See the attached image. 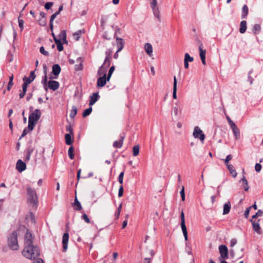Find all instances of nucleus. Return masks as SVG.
<instances>
[{
	"label": "nucleus",
	"mask_w": 263,
	"mask_h": 263,
	"mask_svg": "<svg viewBox=\"0 0 263 263\" xmlns=\"http://www.w3.org/2000/svg\"><path fill=\"white\" fill-rule=\"evenodd\" d=\"M39 249L33 245L25 246L22 254L26 258L32 260L33 263H44L43 260L39 258L40 256Z\"/></svg>",
	"instance_id": "f257e3e1"
},
{
	"label": "nucleus",
	"mask_w": 263,
	"mask_h": 263,
	"mask_svg": "<svg viewBox=\"0 0 263 263\" xmlns=\"http://www.w3.org/2000/svg\"><path fill=\"white\" fill-rule=\"evenodd\" d=\"M7 245L12 250L16 251L19 249L16 232L13 231L9 234L7 237Z\"/></svg>",
	"instance_id": "f03ea898"
},
{
	"label": "nucleus",
	"mask_w": 263,
	"mask_h": 263,
	"mask_svg": "<svg viewBox=\"0 0 263 263\" xmlns=\"http://www.w3.org/2000/svg\"><path fill=\"white\" fill-rule=\"evenodd\" d=\"M41 116V112L40 109H35L33 112L29 116L28 123L29 128L33 129Z\"/></svg>",
	"instance_id": "7ed1b4c3"
},
{
	"label": "nucleus",
	"mask_w": 263,
	"mask_h": 263,
	"mask_svg": "<svg viewBox=\"0 0 263 263\" xmlns=\"http://www.w3.org/2000/svg\"><path fill=\"white\" fill-rule=\"evenodd\" d=\"M193 136L195 138L199 139L202 143H203L205 136L199 127L195 126L194 127Z\"/></svg>",
	"instance_id": "20e7f679"
},
{
	"label": "nucleus",
	"mask_w": 263,
	"mask_h": 263,
	"mask_svg": "<svg viewBox=\"0 0 263 263\" xmlns=\"http://www.w3.org/2000/svg\"><path fill=\"white\" fill-rule=\"evenodd\" d=\"M180 218H181V228L182 231V233L184 237V239L185 241H187L188 239L187 237V229L185 223V218H184V214L183 211H182L180 214Z\"/></svg>",
	"instance_id": "39448f33"
},
{
	"label": "nucleus",
	"mask_w": 263,
	"mask_h": 263,
	"mask_svg": "<svg viewBox=\"0 0 263 263\" xmlns=\"http://www.w3.org/2000/svg\"><path fill=\"white\" fill-rule=\"evenodd\" d=\"M28 200L30 202L35 204L37 201V195L35 191L31 187L27 188Z\"/></svg>",
	"instance_id": "423d86ee"
},
{
	"label": "nucleus",
	"mask_w": 263,
	"mask_h": 263,
	"mask_svg": "<svg viewBox=\"0 0 263 263\" xmlns=\"http://www.w3.org/2000/svg\"><path fill=\"white\" fill-rule=\"evenodd\" d=\"M151 7L153 10L154 15L157 17L159 18L160 12L159 10V8L157 7V0H152L151 3Z\"/></svg>",
	"instance_id": "0eeeda50"
},
{
	"label": "nucleus",
	"mask_w": 263,
	"mask_h": 263,
	"mask_svg": "<svg viewBox=\"0 0 263 263\" xmlns=\"http://www.w3.org/2000/svg\"><path fill=\"white\" fill-rule=\"evenodd\" d=\"M199 45L198 49L199 50V55H200V59L201 60L202 63L205 65L206 64V62H205L206 51H205V50H204L203 49L202 44L200 41H199Z\"/></svg>",
	"instance_id": "6e6552de"
},
{
	"label": "nucleus",
	"mask_w": 263,
	"mask_h": 263,
	"mask_svg": "<svg viewBox=\"0 0 263 263\" xmlns=\"http://www.w3.org/2000/svg\"><path fill=\"white\" fill-rule=\"evenodd\" d=\"M25 246H32L33 245V237L30 232L27 231L25 239H24Z\"/></svg>",
	"instance_id": "1a4fd4ad"
},
{
	"label": "nucleus",
	"mask_w": 263,
	"mask_h": 263,
	"mask_svg": "<svg viewBox=\"0 0 263 263\" xmlns=\"http://www.w3.org/2000/svg\"><path fill=\"white\" fill-rule=\"evenodd\" d=\"M221 257L223 259L228 257V248L225 245H221L219 247Z\"/></svg>",
	"instance_id": "9d476101"
},
{
	"label": "nucleus",
	"mask_w": 263,
	"mask_h": 263,
	"mask_svg": "<svg viewBox=\"0 0 263 263\" xmlns=\"http://www.w3.org/2000/svg\"><path fill=\"white\" fill-rule=\"evenodd\" d=\"M69 240V235L67 233L64 234L62 238L63 252H66L68 248V242Z\"/></svg>",
	"instance_id": "9b49d317"
},
{
	"label": "nucleus",
	"mask_w": 263,
	"mask_h": 263,
	"mask_svg": "<svg viewBox=\"0 0 263 263\" xmlns=\"http://www.w3.org/2000/svg\"><path fill=\"white\" fill-rule=\"evenodd\" d=\"M16 168L19 172H22L26 170V165L25 162L20 159L16 163Z\"/></svg>",
	"instance_id": "f8f14e48"
},
{
	"label": "nucleus",
	"mask_w": 263,
	"mask_h": 263,
	"mask_svg": "<svg viewBox=\"0 0 263 263\" xmlns=\"http://www.w3.org/2000/svg\"><path fill=\"white\" fill-rule=\"evenodd\" d=\"M111 53L112 51L110 50H107L105 52L106 55V58L104 61V64L106 66L109 67L111 59Z\"/></svg>",
	"instance_id": "ddd939ff"
},
{
	"label": "nucleus",
	"mask_w": 263,
	"mask_h": 263,
	"mask_svg": "<svg viewBox=\"0 0 263 263\" xmlns=\"http://www.w3.org/2000/svg\"><path fill=\"white\" fill-rule=\"evenodd\" d=\"M181 108H180L178 105L177 104L176 106L173 107L172 109V115H174V119L177 120L178 118L179 113H181Z\"/></svg>",
	"instance_id": "4468645a"
},
{
	"label": "nucleus",
	"mask_w": 263,
	"mask_h": 263,
	"mask_svg": "<svg viewBox=\"0 0 263 263\" xmlns=\"http://www.w3.org/2000/svg\"><path fill=\"white\" fill-rule=\"evenodd\" d=\"M35 78V75L34 72L32 71L30 72V76L29 77H27L25 76L23 78V81L29 84L34 80Z\"/></svg>",
	"instance_id": "2eb2a0df"
},
{
	"label": "nucleus",
	"mask_w": 263,
	"mask_h": 263,
	"mask_svg": "<svg viewBox=\"0 0 263 263\" xmlns=\"http://www.w3.org/2000/svg\"><path fill=\"white\" fill-rule=\"evenodd\" d=\"M48 87L55 91L59 87V83L55 81H49L48 82Z\"/></svg>",
	"instance_id": "dca6fc26"
},
{
	"label": "nucleus",
	"mask_w": 263,
	"mask_h": 263,
	"mask_svg": "<svg viewBox=\"0 0 263 263\" xmlns=\"http://www.w3.org/2000/svg\"><path fill=\"white\" fill-rule=\"evenodd\" d=\"M107 81L106 76L100 77L97 81V85L98 87H103L106 84Z\"/></svg>",
	"instance_id": "f3484780"
},
{
	"label": "nucleus",
	"mask_w": 263,
	"mask_h": 263,
	"mask_svg": "<svg viewBox=\"0 0 263 263\" xmlns=\"http://www.w3.org/2000/svg\"><path fill=\"white\" fill-rule=\"evenodd\" d=\"M251 222L253 226V230L257 233L260 234L261 233V230L258 221H256L255 220H253V219H252Z\"/></svg>",
	"instance_id": "a211bd4d"
},
{
	"label": "nucleus",
	"mask_w": 263,
	"mask_h": 263,
	"mask_svg": "<svg viewBox=\"0 0 263 263\" xmlns=\"http://www.w3.org/2000/svg\"><path fill=\"white\" fill-rule=\"evenodd\" d=\"M99 96L98 95V93H93L90 97V101L89 105L90 106H91L93 105L99 99Z\"/></svg>",
	"instance_id": "6ab92c4d"
},
{
	"label": "nucleus",
	"mask_w": 263,
	"mask_h": 263,
	"mask_svg": "<svg viewBox=\"0 0 263 263\" xmlns=\"http://www.w3.org/2000/svg\"><path fill=\"white\" fill-rule=\"evenodd\" d=\"M117 46L118 48V51H120L123 48L124 42L123 39L119 37L116 38Z\"/></svg>",
	"instance_id": "aec40b11"
},
{
	"label": "nucleus",
	"mask_w": 263,
	"mask_h": 263,
	"mask_svg": "<svg viewBox=\"0 0 263 263\" xmlns=\"http://www.w3.org/2000/svg\"><path fill=\"white\" fill-rule=\"evenodd\" d=\"M108 67L106 66L103 63V65L99 68L98 71V74L99 76H106V69Z\"/></svg>",
	"instance_id": "412c9836"
},
{
	"label": "nucleus",
	"mask_w": 263,
	"mask_h": 263,
	"mask_svg": "<svg viewBox=\"0 0 263 263\" xmlns=\"http://www.w3.org/2000/svg\"><path fill=\"white\" fill-rule=\"evenodd\" d=\"M177 81L176 76L174 77V83H173V98L174 99H177Z\"/></svg>",
	"instance_id": "4be33fe9"
},
{
	"label": "nucleus",
	"mask_w": 263,
	"mask_h": 263,
	"mask_svg": "<svg viewBox=\"0 0 263 263\" xmlns=\"http://www.w3.org/2000/svg\"><path fill=\"white\" fill-rule=\"evenodd\" d=\"M77 64L75 65L76 70H81L83 68V60L81 57L77 59Z\"/></svg>",
	"instance_id": "5701e85b"
},
{
	"label": "nucleus",
	"mask_w": 263,
	"mask_h": 263,
	"mask_svg": "<svg viewBox=\"0 0 263 263\" xmlns=\"http://www.w3.org/2000/svg\"><path fill=\"white\" fill-rule=\"evenodd\" d=\"M61 72V67L58 64H54L52 66V73L55 76H58Z\"/></svg>",
	"instance_id": "b1692460"
},
{
	"label": "nucleus",
	"mask_w": 263,
	"mask_h": 263,
	"mask_svg": "<svg viewBox=\"0 0 263 263\" xmlns=\"http://www.w3.org/2000/svg\"><path fill=\"white\" fill-rule=\"evenodd\" d=\"M124 137H121V139L119 141H115L113 143V146L115 148H121L123 144Z\"/></svg>",
	"instance_id": "393cba45"
},
{
	"label": "nucleus",
	"mask_w": 263,
	"mask_h": 263,
	"mask_svg": "<svg viewBox=\"0 0 263 263\" xmlns=\"http://www.w3.org/2000/svg\"><path fill=\"white\" fill-rule=\"evenodd\" d=\"M33 151H34V147H33L32 146H29L28 148L27 151V154L25 158V161H28L30 159L31 155Z\"/></svg>",
	"instance_id": "a878e982"
},
{
	"label": "nucleus",
	"mask_w": 263,
	"mask_h": 263,
	"mask_svg": "<svg viewBox=\"0 0 263 263\" xmlns=\"http://www.w3.org/2000/svg\"><path fill=\"white\" fill-rule=\"evenodd\" d=\"M144 49L148 55H149V56H151L152 55L153 47L151 44L146 43L144 46Z\"/></svg>",
	"instance_id": "bb28decb"
},
{
	"label": "nucleus",
	"mask_w": 263,
	"mask_h": 263,
	"mask_svg": "<svg viewBox=\"0 0 263 263\" xmlns=\"http://www.w3.org/2000/svg\"><path fill=\"white\" fill-rule=\"evenodd\" d=\"M247 29V22L246 21H242L240 22L239 32L241 33H244Z\"/></svg>",
	"instance_id": "cd10ccee"
},
{
	"label": "nucleus",
	"mask_w": 263,
	"mask_h": 263,
	"mask_svg": "<svg viewBox=\"0 0 263 263\" xmlns=\"http://www.w3.org/2000/svg\"><path fill=\"white\" fill-rule=\"evenodd\" d=\"M85 32L84 30H80L78 31L77 32L74 33L73 34V39L76 41H78L79 39L80 38V36L82 35V34H84Z\"/></svg>",
	"instance_id": "c85d7f7f"
},
{
	"label": "nucleus",
	"mask_w": 263,
	"mask_h": 263,
	"mask_svg": "<svg viewBox=\"0 0 263 263\" xmlns=\"http://www.w3.org/2000/svg\"><path fill=\"white\" fill-rule=\"evenodd\" d=\"M231 209V204L229 202L226 203L223 206V214L226 215L229 213Z\"/></svg>",
	"instance_id": "c756f323"
},
{
	"label": "nucleus",
	"mask_w": 263,
	"mask_h": 263,
	"mask_svg": "<svg viewBox=\"0 0 263 263\" xmlns=\"http://www.w3.org/2000/svg\"><path fill=\"white\" fill-rule=\"evenodd\" d=\"M249 9L246 5H245L242 9L241 18H245L248 14Z\"/></svg>",
	"instance_id": "7c9ffc66"
},
{
	"label": "nucleus",
	"mask_w": 263,
	"mask_h": 263,
	"mask_svg": "<svg viewBox=\"0 0 263 263\" xmlns=\"http://www.w3.org/2000/svg\"><path fill=\"white\" fill-rule=\"evenodd\" d=\"M227 166L233 177H236L237 175V173L235 169V167L231 164H227Z\"/></svg>",
	"instance_id": "2f4dec72"
},
{
	"label": "nucleus",
	"mask_w": 263,
	"mask_h": 263,
	"mask_svg": "<svg viewBox=\"0 0 263 263\" xmlns=\"http://www.w3.org/2000/svg\"><path fill=\"white\" fill-rule=\"evenodd\" d=\"M73 206L74 209L77 211H80L82 208L80 202L78 201L77 197H76L74 199Z\"/></svg>",
	"instance_id": "473e14b6"
},
{
	"label": "nucleus",
	"mask_w": 263,
	"mask_h": 263,
	"mask_svg": "<svg viewBox=\"0 0 263 263\" xmlns=\"http://www.w3.org/2000/svg\"><path fill=\"white\" fill-rule=\"evenodd\" d=\"M54 42L57 45L58 50L59 51H62L63 50V46L61 41L58 40L57 37H54Z\"/></svg>",
	"instance_id": "72a5a7b5"
},
{
	"label": "nucleus",
	"mask_w": 263,
	"mask_h": 263,
	"mask_svg": "<svg viewBox=\"0 0 263 263\" xmlns=\"http://www.w3.org/2000/svg\"><path fill=\"white\" fill-rule=\"evenodd\" d=\"M231 128L233 130V133L236 138H238L239 136V130L236 124H233V127H231Z\"/></svg>",
	"instance_id": "f704fd0d"
},
{
	"label": "nucleus",
	"mask_w": 263,
	"mask_h": 263,
	"mask_svg": "<svg viewBox=\"0 0 263 263\" xmlns=\"http://www.w3.org/2000/svg\"><path fill=\"white\" fill-rule=\"evenodd\" d=\"M60 40V41L62 40L64 42H66V34L65 30H62L60 32V34H59Z\"/></svg>",
	"instance_id": "c9c22d12"
},
{
	"label": "nucleus",
	"mask_w": 263,
	"mask_h": 263,
	"mask_svg": "<svg viewBox=\"0 0 263 263\" xmlns=\"http://www.w3.org/2000/svg\"><path fill=\"white\" fill-rule=\"evenodd\" d=\"M66 143L67 145H70L72 143L71 136L69 134H67L65 136Z\"/></svg>",
	"instance_id": "e433bc0d"
},
{
	"label": "nucleus",
	"mask_w": 263,
	"mask_h": 263,
	"mask_svg": "<svg viewBox=\"0 0 263 263\" xmlns=\"http://www.w3.org/2000/svg\"><path fill=\"white\" fill-rule=\"evenodd\" d=\"M133 155L137 156L139 153V146L138 145H135L133 147Z\"/></svg>",
	"instance_id": "4c0bfd02"
},
{
	"label": "nucleus",
	"mask_w": 263,
	"mask_h": 263,
	"mask_svg": "<svg viewBox=\"0 0 263 263\" xmlns=\"http://www.w3.org/2000/svg\"><path fill=\"white\" fill-rule=\"evenodd\" d=\"M184 61L187 62H192L194 60V58L190 55L188 53H186L184 54Z\"/></svg>",
	"instance_id": "58836bf2"
},
{
	"label": "nucleus",
	"mask_w": 263,
	"mask_h": 263,
	"mask_svg": "<svg viewBox=\"0 0 263 263\" xmlns=\"http://www.w3.org/2000/svg\"><path fill=\"white\" fill-rule=\"evenodd\" d=\"M91 111H92V107H90L87 108L86 109H85L84 111V112L83 113V117L84 118L87 117V116H88L90 114Z\"/></svg>",
	"instance_id": "ea45409f"
},
{
	"label": "nucleus",
	"mask_w": 263,
	"mask_h": 263,
	"mask_svg": "<svg viewBox=\"0 0 263 263\" xmlns=\"http://www.w3.org/2000/svg\"><path fill=\"white\" fill-rule=\"evenodd\" d=\"M77 112V109L75 106H72L71 112L70 114V117L72 118H74Z\"/></svg>",
	"instance_id": "a19ab883"
},
{
	"label": "nucleus",
	"mask_w": 263,
	"mask_h": 263,
	"mask_svg": "<svg viewBox=\"0 0 263 263\" xmlns=\"http://www.w3.org/2000/svg\"><path fill=\"white\" fill-rule=\"evenodd\" d=\"M74 149L72 146L69 147L68 152V156L71 159H74Z\"/></svg>",
	"instance_id": "79ce46f5"
},
{
	"label": "nucleus",
	"mask_w": 263,
	"mask_h": 263,
	"mask_svg": "<svg viewBox=\"0 0 263 263\" xmlns=\"http://www.w3.org/2000/svg\"><path fill=\"white\" fill-rule=\"evenodd\" d=\"M260 26L258 24H255L253 27V31L255 34H257L259 32L260 30Z\"/></svg>",
	"instance_id": "37998d69"
},
{
	"label": "nucleus",
	"mask_w": 263,
	"mask_h": 263,
	"mask_svg": "<svg viewBox=\"0 0 263 263\" xmlns=\"http://www.w3.org/2000/svg\"><path fill=\"white\" fill-rule=\"evenodd\" d=\"M115 70V67L114 66H111L108 71V76L107 77V81H109L110 78L111 76L112 73H113L114 71Z\"/></svg>",
	"instance_id": "c03bdc74"
},
{
	"label": "nucleus",
	"mask_w": 263,
	"mask_h": 263,
	"mask_svg": "<svg viewBox=\"0 0 263 263\" xmlns=\"http://www.w3.org/2000/svg\"><path fill=\"white\" fill-rule=\"evenodd\" d=\"M122 204L121 203V204H120V205L117 209V212L115 213V216H116V218H117V219L119 217V216H120V213H121V211L122 210Z\"/></svg>",
	"instance_id": "a18cd8bd"
},
{
	"label": "nucleus",
	"mask_w": 263,
	"mask_h": 263,
	"mask_svg": "<svg viewBox=\"0 0 263 263\" xmlns=\"http://www.w3.org/2000/svg\"><path fill=\"white\" fill-rule=\"evenodd\" d=\"M124 174V172H122L121 173H120L118 177V181L119 183L121 184V185H122L123 183Z\"/></svg>",
	"instance_id": "49530a36"
},
{
	"label": "nucleus",
	"mask_w": 263,
	"mask_h": 263,
	"mask_svg": "<svg viewBox=\"0 0 263 263\" xmlns=\"http://www.w3.org/2000/svg\"><path fill=\"white\" fill-rule=\"evenodd\" d=\"M33 129H31L29 128V125H28V127L27 128H25L23 132V134L21 137L20 138H21L22 137H24L25 135H26L30 131H31Z\"/></svg>",
	"instance_id": "de8ad7c7"
},
{
	"label": "nucleus",
	"mask_w": 263,
	"mask_h": 263,
	"mask_svg": "<svg viewBox=\"0 0 263 263\" xmlns=\"http://www.w3.org/2000/svg\"><path fill=\"white\" fill-rule=\"evenodd\" d=\"M44 68L45 76L43 78L42 83H43V84L44 85H46V83H47V76L46 74V66H45Z\"/></svg>",
	"instance_id": "09e8293b"
},
{
	"label": "nucleus",
	"mask_w": 263,
	"mask_h": 263,
	"mask_svg": "<svg viewBox=\"0 0 263 263\" xmlns=\"http://www.w3.org/2000/svg\"><path fill=\"white\" fill-rule=\"evenodd\" d=\"M82 218L85 221V222H86L87 223H90L89 218H88V216L85 213L83 214V215L82 216Z\"/></svg>",
	"instance_id": "8fccbe9b"
},
{
	"label": "nucleus",
	"mask_w": 263,
	"mask_h": 263,
	"mask_svg": "<svg viewBox=\"0 0 263 263\" xmlns=\"http://www.w3.org/2000/svg\"><path fill=\"white\" fill-rule=\"evenodd\" d=\"M40 52L45 56L49 55V53L47 51H46L44 48V47L42 46L40 48Z\"/></svg>",
	"instance_id": "3c124183"
},
{
	"label": "nucleus",
	"mask_w": 263,
	"mask_h": 263,
	"mask_svg": "<svg viewBox=\"0 0 263 263\" xmlns=\"http://www.w3.org/2000/svg\"><path fill=\"white\" fill-rule=\"evenodd\" d=\"M124 192V189L123 185H121L119 189L118 196L121 197L123 196Z\"/></svg>",
	"instance_id": "603ef678"
},
{
	"label": "nucleus",
	"mask_w": 263,
	"mask_h": 263,
	"mask_svg": "<svg viewBox=\"0 0 263 263\" xmlns=\"http://www.w3.org/2000/svg\"><path fill=\"white\" fill-rule=\"evenodd\" d=\"M38 22L41 26H45L46 24L45 18H41L38 20Z\"/></svg>",
	"instance_id": "864d4df0"
},
{
	"label": "nucleus",
	"mask_w": 263,
	"mask_h": 263,
	"mask_svg": "<svg viewBox=\"0 0 263 263\" xmlns=\"http://www.w3.org/2000/svg\"><path fill=\"white\" fill-rule=\"evenodd\" d=\"M53 4L52 2H47L45 5V8L47 10H48L53 6Z\"/></svg>",
	"instance_id": "5fc2aeb1"
},
{
	"label": "nucleus",
	"mask_w": 263,
	"mask_h": 263,
	"mask_svg": "<svg viewBox=\"0 0 263 263\" xmlns=\"http://www.w3.org/2000/svg\"><path fill=\"white\" fill-rule=\"evenodd\" d=\"M261 169V165L259 163H256L255 166V170L257 172L260 171Z\"/></svg>",
	"instance_id": "6e6d98bb"
},
{
	"label": "nucleus",
	"mask_w": 263,
	"mask_h": 263,
	"mask_svg": "<svg viewBox=\"0 0 263 263\" xmlns=\"http://www.w3.org/2000/svg\"><path fill=\"white\" fill-rule=\"evenodd\" d=\"M232 157L231 155H228L224 160L225 164L226 165L229 164L228 163L232 159Z\"/></svg>",
	"instance_id": "4d7b16f0"
},
{
	"label": "nucleus",
	"mask_w": 263,
	"mask_h": 263,
	"mask_svg": "<svg viewBox=\"0 0 263 263\" xmlns=\"http://www.w3.org/2000/svg\"><path fill=\"white\" fill-rule=\"evenodd\" d=\"M251 209V207H249V208H247L245 212L244 216L246 218H248L249 213H250V210Z\"/></svg>",
	"instance_id": "13d9d810"
},
{
	"label": "nucleus",
	"mask_w": 263,
	"mask_h": 263,
	"mask_svg": "<svg viewBox=\"0 0 263 263\" xmlns=\"http://www.w3.org/2000/svg\"><path fill=\"white\" fill-rule=\"evenodd\" d=\"M28 84H29L26 83V82H24V84L22 85V90L23 91L26 92Z\"/></svg>",
	"instance_id": "bf43d9fd"
},
{
	"label": "nucleus",
	"mask_w": 263,
	"mask_h": 263,
	"mask_svg": "<svg viewBox=\"0 0 263 263\" xmlns=\"http://www.w3.org/2000/svg\"><path fill=\"white\" fill-rule=\"evenodd\" d=\"M237 243V240L236 239H232L230 241V246L231 247H234Z\"/></svg>",
	"instance_id": "052dcab7"
},
{
	"label": "nucleus",
	"mask_w": 263,
	"mask_h": 263,
	"mask_svg": "<svg viewBox=\"0 0 263 263\" xmlns=\"http://www.w3.org/2000/svg\"><path fill=\"white\" fill-rule=\"evenodd\" d=\"M252 73V70H251L249 72V73H248V79H249V81H250V84L252 83L253 80V79L251 78V77L250 76Z\"/></svg>",
	"instance_id": "680f3d73"
},
{
	"label": "nucleus",
	"mask_w": 263,
	"mask_h": 263,
	"mask_svg": "<svg viewBox=\"0 0 263 263\" xmlns=\"http://www.w3.org/2000/svg\"><path fill=\"white\" fill-rule=\"evenodd\" d=\"M24 21L22 20H18V25L22 30L23 29Z\"/></svg>",
	"instance_id": "e2e57ef3"
},
{
	"label": "nucleus",
	"mask_w": 263,
	"mask_h": 263,
	"mask_svg": "<svg viewBox=\"0 0 263 263\" xmlns=\"http://www.w3.org/2000/svg\"><path fill=\"white\" fill-rule=\"evenodd\" d=\"M263 215V212L259 210L257 211V212L256 213V216H257L258 217H261Z\"/></svg>",
	"instance_id": "0e129e2a"
},
{
	"label": "nucleus",
	"mask_w": 263,
	"mask_h": 263,
	"mask_svg": "<svg viewBox=\"0 0 263 263\" xmlns=\"http://www.w3.org/2000/svg\"><path fill=\"white\" fill-rule=\"evenodd\" d=\"M227 119H228V121L229 122V123L231 126V127H233V124H235L230 118V117H227Z\"/></svg>",
	"instance_id": "69168bd1"
},
{
	"label": "nucleus",
	"mask_w": 263,
	"mask_h": 263,
	"mask_svg": "<svg viewBox=\"0 0 263 263\" xmlns=\"http://www.w3.org/2000/svg\"><path fill=\"white\" fill-rule=\"evenodd\" d=\"M13 85V82H9L8 86H7V90H10Z\"/></svg>",
	"instance_id": "338daca9"
},
{
	"label": "nucleus",
	"mask_w": 263,
	"mask_h": 263,
	"mask_svg": "<svg viewBox=\"0 0 263 263\" xmlns=\"http://www.w3.org/2000/svg\"><path fill=\"white\" fill-rule=\"evenodd\" d=\"M57 16L56 14L54 13L50 17V22H53L55 18V17Z\"/></svg>",
	"instance_id": "774afa93"
}]
</instances>
